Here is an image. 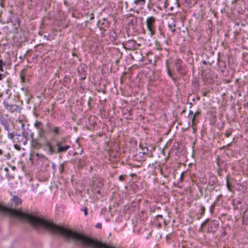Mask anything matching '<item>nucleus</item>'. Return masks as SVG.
Wrapping results in <instances>:
<instances>
[{
    "instance_id": "1",
    "label": "nucleus",
    "mask_w": 248,
    "mask_h": 248,
    "mask_svg": "<svg viewBox=\"0 0 248 248\" xmlns=\"http://www.w3.org/2000/svg\"><path fill=\"white\" fill-rule=\"evenodd\" d=\"M0 21L3 24L11 23L15 26L16 29H17L19 27L20 21L17 16H11L10 18H7V20H5L4 18H0Z\"/></svg>"
},
{
    "instance_id": "2",
    "label": "nucleus",
    "mask_w": 248,
    "mask_h": 248,
    "mask_svg": "<svg viewBox=\"0 0 248 248\" xmlns=\"http://www.w3.org/2000/svg\"><path fill=\"white\" fill-rule=\"evenodd\" d=\"M155 18L154 16H150L146 20L147 26L151 33H154V28L155 23Z\"/></svg>"
},
{
    "instance_id": "3",
    "label": "nucleus",
    "mask_w": 248,
    "mask_h": 248,
    "mask_svg": "<svg viewBox=\"0 0 248 248\" xmlns=\"http://www.w3.org/2000/svg\"><path fill=\"white\" fill-rule=\"evenodd\" d=\"M5 108L12 112L17 111L18 110V107L16 105L8 104V103L4 102Z\"/></svg>"
},
{
    "instance_id": "4",
    "label": "nucleus",
    "mask_w": 248,
    "mask_h": 248,
    "mask_svg": "<svg viewBox=\"0 0 248 248\" xmlns=\"http://www.w3.org/2000/svg\"><path fill=\"white\" fill-rule=\"evenodd\" d=\"M103 186V184L99 181H94L93 182V189L94 192L100 193V189Z\"/></svg>"
},
{
    "instance_id": "5",
    "label": "nucleus",
    "mask_w": 248,
    "mask_h": 248,
    "mask_svg": "<svg viewBox=\"0 0 248 248\" xmlns=\"http://www.w3.org/2000/svg\"><path fill=\"white\" fill-rule=\"evenodd\" d=\"M56 146L58 147L57 152H66L70 147V145H66L65 146L61 145L60 143H56Z\"/></svg>"
},
{
    "instance_id": "6",
    "label": "nucleus",
    "mask_w": 248,
    "mask_h": 248,
    "mask_svg": "<svg viewBox=\"0 0 248 248\" xmlns=\"http://www.w3.org/2000/svg\"><path fill=\"white\" fill-rule=\"evenodd\" d=\"M125 47H127L128 49H134L136 46V42L134 40H130L127 41L125 43Z\"/></svg>"
},
{
    "instance_id": "7",
    "label": "nucleus",
    "mask_w": 248,
    "mask_h": 248,
    "mask_svg": "<svg viewBox=\"0 0 248 248\" xmlns=\"http://www.w3.org/2000/svg\"><path fill=\"white\" fill-rule=\"evenodd\" d=\"M175 65L176 67V70L178 72H181L183 70L182 63L183 62L180 59H176L175 60Z\"/></svg>"
},
{
    "instance_id": "8",
    "label": "nucleus",
    "mask_w": 248,
    "mask_h": 248,
    "mask_svg": "<svg viewBox=\"0 0 248 248\" xmlns=\"http://www.w3.org/2000/svg\"><path fill=\"white\" fill-rule=\"evenodd\" d=\"M243 223L245 224H248V206L243 213L242 216Z\"/></svg>"
},
{
    "instance_id": "9",
    "label": "nucleus",
    "mask_w": 248,
    "mask_h": 248,
    "mask_svg": "<svg viewBox=\"0 0 248 248\" xmlns=\"http://www.w3.org/2000/svg\"><path fill=\"white\" fill-rule=\"evenodd\" d=\"M176 26L175 22L174 21L173 18H171V20L169 23V27L171 31L172 32H174L175 31V27Z\"/></svg>"
},
{
    "instance_id": "10",
    "label": "nucleus",
    "mask_w": 248,
    "mask_h": 248,
    "mask_svg": "<svg viewBox=\"0 0 248 248\" xmlns=\"http://www.w3.org/2000/svg\"><path fill=\"white\" fill-rule=\"evenodd\" d=\"M14 202L16 205H19L22 203L21 199L17 196H14L13 198Z\"/></svg>"
},
{
    "instance_id": "11",
    "label": "nucleus",
    "mask_w": 248,
    "mask_h": 248,
    "mask_svg": "<svg viewBox=\"0 0 248 248\" xmlns=\"http://www.w3.org/2000/svg\"><path fill=\"white\" fill-rule=\"evenodd\" d=\"M46 145L48 147V151L49 152V154L52 155L54 152V150L52 147V146L50 142L46 141Z\"/></svg>"
},
{
    "instance_id": "12",
    "label": "nucleus",
    "mask_w": 248,
    "mask_h": 248,
    "mask_svg": "<svg viewBox=\"0 0 248 248\" xmlns=\"http://www.w3.org/2000/svg\"><path fill=\"white\" fill-rule=\"evenodd\" d=\"M34 125L35 127V128L37 129V130H40V129L43 127V123L41 122L38 121H35Z\"/></svg>"
},
{
    "instance_id": "13",
    "label": "nucleus",
    "mask_w": 248,
    "mask_h": 248,
    "mask_svg": "<svg viewBox=\"0 0 248 248\" xmlns=\"http://www.w3.org/2000/svg\"><path fill=\"white\" fill-rule=\"evenodd\" d=\"M227 187L229 191H232V184L231 183V182L229 180L228 176L227 177Z\"/></svg>"
},
{
    "instance_id": "14",
    "label": "nucleus",
    "mask_w": 248,
    "mask_h": 248,
    "mask_svg": "<svg viewBox=\"0 0 248 248\" xmlns=\"http://www.w3.org/2000/svg\"><path fill=\"white\" fill-rule=\"evenodd\" d=\"M134 3L137 5H143L145 3V0H135Z\"/></svg>"
},
{
    "instance_id": "15",
    "label": "nucleus",
    "mask_w": 248,
    "mask_h": 248,
    "mask_svg": "<svg viewBox=\"0 0 248 248\" xmlns=\"http://www.w3.org/2000/svg\"><path fill=\"white\" fill-rule=\"evenodd\" d=\"M26 69H23L21 70V74H20V78L22 79V82H24V80L25 79V76L26 75Z\"/></svg>"
},
{
    "instance_id": "16",
    "label": "nucleus",
    "mask_w": 248,
    "mask_h": 248,
    "mask_svg": "<svg viewBox=\"0 0 248 248\" xmlns=\"http://www.w3.org/2000/svg\"><path fill=\"white\" fill-rule=\"evenodd\" d=\"M38 135L40 137H43L45 135V131L44 129V127L40 129V130H38Z\"/></svg>"
},
{
    "instance_id": "17",
    "label": "nucleus",
    "mask_w": 248,
    "mask_h": 248,
    "mask_svg": "<svg viewBox=\"0 0 248 248\" xmlns=\"http://www.w3.org/2000/svg\"><path fill=\"white\" fill-rule=\"evenodd\" d=\"M200 112L197 111V112H196V113L193 115V117H192V126H193V125H194V123H195V119L196 117L197 116H198V115H199V114H200Z\"/></svg>"
},
{
    "instance_id": "18",
    "label": "nucleus",
    "mask_w": 248,
    "mask_h": 248,
    "mask_svg": "<svg viewBox=\"0 0 248 248\" xmlns=\"http://www.w3.org/2000/svg\"><path fill=\"white\" fill-rule=\"evenodd\" d=\"M232 129L231 128L227 129L225 133L226 137H229V136H230L232 134Z\"/></svg>"
},
{
    "instance_id": "19",
    "label": "nucleus",
    "mask_w": 248,
    "mask_h": 248,
    "mask_svg": "<svg viewBox=\"0 0 248 248\" xmlns=\"http://www.w3.org/2000/svg\"><path fill=\"white\" fill-rule=\"evenodd\" d=\"M53 131L55 134H59L60 131V127L58 126L55 127L52 130Z\"/></svg>"
},
{
    "instance_id": "20",
    "label": "nucleus",
    "mask_w": 248,
    "mask_h": 248,
    "mask_svg": "<svg viewBox=\"0 0 248 248\" xmlns=\"http://www.w3.org/2000/svg\"><path fill=\"white\" fill-rule=\"evenodd\" d=\"M5 65V63L2 60H0V71H3V67Z\"/></svg>"
},
{
    "instance_id": "21",
    "label": "nucleus",
    "mask_w": 248,
    "mask_h": 248,
    "mask_svg": "<svg viewBox=\"0 0 248 248\" xmlns=\"http://www.w3.org/2000/svg\"><path fill=\"white\" fill-rule=\"evenodd\" d=\"M7 137L9 139L12 140L14 142H15V141L13 140L14 138V134L13 133H8Z\"/></svg>"
},
{
    "instance_id": "22",
    "label": "nucleus",
    "mask_w": 248,
    "mask_h": 248,
    "mask_svg": "<svg viewBox=\"0 0 248 248\" xmlns=\"http://www.w3.org/2000/svg\"><path fill=\"white\" fill-rule=\"evenodd\" d=\"M201 216H202L205 213V207L202 206V205H201Z\"/></svg>"
},
{
    "instance_id": "23",
    "label": "nucleus",
    "mask_w": 248,
    "mask_h": 248,
    "mask_svg": "<svg viewBox=\"0 0 248 248\" xmlns=\"http://www.w3.org/2000/svg\"><path fill=\"white\" fill-rule=\"evenodd\" d=\"M66 139L65 138L62 139L60 141H58L57 143H60L61 145L65 142Z\"/></svg>"
},
{
    "instance_id": "24",
    "label": "nucleus",
    "mask_w": 248,
    "mask_h": 248,
    "mask_svg": "<svg viewBox=\"0 0 248 248\" xmlns=\"http://www.w3.org/2000/svg\"><path fill=\"white\" fill-rule=\"evenodd\" d=\"M105 22H101V21L100 20H99L98 21V23H97V25L99 27V28H102L101 27V26H102L103 25L105 24Z\"/></svg>"
},
{
    "instance_id": "25",
    "label": "nucleus",
    "mask_w": 248,
    "mask_h": 248,
    "mask_svg": "<svg viewBox=\"0 0 248 248\" xmlns=\"http://www.w3.org/2000/svg\"><path fill=\"white\" fill-rule=\"evenodd\" d=\"M167 70H168V73L169 75L173 79L172 76V73H171V71L168 67H167Z\"/></svg>"
},
{
    "instance_id": "26",
    "label": "nucleus",
    "mask_w": 248,
    "mask_h": 248,
    "mask_svg": "<svg viewBox=\"0 0 248 248\" xmlns=\"http://www.w3.org/2000/svg\"><path fill=\"white\" fill-rule=\"evenodd\" d=\"M208 220H206L205 221H204L201 225V228H203V226L206 224V223L208 222Z\"/></svg>"
},
{
    "instance_id": "27",
    "label": "nucleus",
    "mask_w": 248,
    "mask_h": 248,
    "mask_svg": "<svg viewBox=\"0 0 248 248\" xmlns=\"http://www.w3.org/2000/svg\"><path fill=\"white\" fill-rule=\"evenodd\" d=\"M124 175H120L119 177V179L120 181H124Z\"/></svg>"
},
{
    "instance_id": "28",
    "label": "nucleus",
    "mask_w": 248,
    "mask_h": 248,
    "mask_svg": "<svg viewBox=\"0 0 248 248\" xmlns=\"http://www.w3.org/2000/svg\"><path fill=\"white\" fill-rule=\"evenodd\" d=\"M84 213L85 216H87L88 215V209L87 208H85L84 209Z\"/></svg>"
},
{
    "instance_id": "29",
    "label": "nucleus",
    "mask_w": 248,
    "mask_h": 248,
    "mask_svg": "<svg viewBox=\"0 0 248 248\" xmlns=\"http://www.w3.org/2000/svg\"><path fill=\"white\" fill-rule=\"evenodd\" d=\"M235 36H237L239 34V32L238 31H235L233 32Z\"/></svg>"
},
{
    "instance_id": "30",
    "label": "nucleus",
    "mask_w": 248,
    "mask_h": 248,
    "mask_svg": "<svg viewBox=\"0 0 248 248\" xmlns=\"http://www.w3.org/2000/svg\"><path fill=\"white\" fill-rule=\"evenodd\" d=\"M5 77V75L0 73V80H2L3 78Z\"/></svg>"
},
{
    "instance_id": "31",
    "label": "nucleus",
    "mask_w": 248,
    "mask_h": 248,
    "mask_svg": "<svg viewBox=\"0 0 248 248\" xmlns=\"http://www.w3.org/2000/svg\"><path fill=\"white\" fill-rule=\"evenodd\" d=\"M15 148L17 149V150H19L20 149V147L18 146L17 144L15 145Z\"/></svg>"
},
{
    "instance_id": "32",
    "label": "nucleus",
    "mask_w": 248,
    "mask_h": 248,
    "mask_svg": "<svg viewBox=\"0 0 248 248\" xmlns=\"http://www.w3.org/2000/svg\"><path fill=\"white\" fill-rule=\"evenodd\" d=\"M241 203H242V202H241V201H237L236 202V204L237 205H238V204H241Z\"/></svg>"
},
{
    "instance_id": "33",
    "label": "nucleus",
    "mask_w": 248,
    "mask_h": 248,
    "mask_svg": "<svg viewBox=\"0 0 248 248\" xmlns=\"http://www.w3.org/2000/svg\"><path fill=\"white\" fill-rule=\"evenodd\" d=\"M239 0H232V4H234V3H235L236 2H237Z\"/></svg>"
},
{
    "instance_id": "34",
    "label": "nucleus",
    "mask_w": 248,
    "mask_h": 248,
    "mask_svg": "<svg viewBox=\"0 0 248 248\" xmlns=\"http://www.w3.org/2000/svg\"><path fill=\"white\" fill-rule=\"evenodd\" d=\"M184 174V172H183L181 174V178H180L181 181H182L183 180V176Z\"/></svg>"
},
{
    "instance_id": "35",
    "label": "nucleus",
    "mask_w": 248,
    "mask_h": 248,
    "mask_svg": "<svg viewBox=\"0 0 248 248\" xmlns=\"http://www.w3.org/2000/svg\"><path fill=\"white\" fill-rule=\"evenodd\" d=\"M96 227H98V228H101V224L98 223V224H97Z\"/></svg>"
},
{
    "instance_id": "36",
    "label": "nucleus",
    "mask_w": 248,
    "mask_h": 248,
    "mask_svg": "<svg viewBox=\"0 0 248 248\" xmlns=\"http://www.w3.org/2000/svg\"><path fill=\"white\" fill-rule=\"evenodd\" d=\"M162 217H163V216H162V215H157V216H156V217H157V218H158V217L162 218Z\"/></svg>"
},
{
    "instance_id": "37",
    "label": "nucleus",
    "mask_w": 248,
    "mask_h": 248,
    "mask_svg": "<svg viewBox=\"0 0 248 248\" xmlns=\"http://www.w3.org/2000/svg\"><path fill=\"white\" fill-rule=\"evenodd\" d=\"M193 111L192 110H189V115H193Z\"/></svg>"
},
{
    "instance_id": "38",
    "label": "nucleus",
    "mask_w": 248,
    "mask_h": 248,
    "mask_svg": "<svg viewBox=\"0 0 248 248\" xmlns=\"http://www.w3.org/2000/svg\"><path fill=\"white\" fill-rule=\"evenodd\" d=\"M33 136H34L33 133H31V139H32V140H33Z\"/></svg>"
},
{
    "instance_id": "39",
    "label": "nucleus",
    "mask_w": 248,
    "mask_h": 248,
    "mask_svg": "<svg viewBox=\"0 0 248 248\" xmlns=\"http://www.w3.org/2000/svg\"><path fill=\"white\" fill-rule=\"evenodd\" d=\"M9 170L8 168H4V170L6 171H8Z\"/></svg>"
},
{
    "instance_id": "40",
    "label": "nucleus",
    "mask_w": 248,
    "mask_h": 248,
    "mask_svg": "<svg viewBox=\"0 0 248 248\" xmlns=\"http://www.w3.org/2000/svg\"><path fill=\"white\" fill-rule=\"evenodd\" d=\"M50 126V124L47 123V124H46V126H47V127H49V128Z\"/></svg>"
},
{
    "instance_id": "41",
    "label": "nucleus",
    "mask_w": 248,
    "mask_h": 248,
    "mask_svg": "<svg viewBox=\"0 0 248 248\" xmlns=\"http://www.w3.org/2000/svg\"><path fill=\"white\" fill-rule=\"evenodd\" d=\"M61 167H62V170H61V171H62L63 170V166L62 164L61 165Z\"/></svg>"
},
{
    "instance_id": "42",
    "label": "nucleus",
    "mask_w": 248,
    "mask_h": 248,
    "mask_svg": "<svg viewBox=\"0 0 248 248\" xmlns=\"http://www.w3.org/2000/svg\"><path fill=\"white\" fill-rule=\"evenodd\" d=\"M235 25L238 26H239V23L238 22H237L235 24Z\"/></svg>"
},
{
    "instance_id": "43",
    "label": "nucleus",
    "mask_w": 248,
    "mask_h": 248,
    "mask_svg": "<svg viewBox=\"0 0 248 248\" xmlns=\"http://www.w3.org/2000/svg\"><path fill=\"white\" fill-rule=\"evenodd\" d=\"M202 62H203V64H207V62H206L205 61H203Z\"/></svg>"
},
{
    "instance_id": "44",
    "label": "nucleus",
    "mask_w": 248,
    "mask_h": 248,
    "mask_svg": "<svg viewBox=\"0 0 248 248\" xmlns=\"http://www.w3.org/2000/svg\"><path fill=\"white\" fill-rule=\"evenodd\" d=\"M94 19V16H91L90 20H93Z\"/></svg>"
},
{
    "instance_id": "45",
    "label": "nucleus",
    "mask_w": 248,
    "mask_h": 248,
    "mask_svg": "<svg viewBox=\"0 0 248 248\" xmlns=\"http://www.w3.org/2000/svg\"><path fill=\"white\" fill-rule=\"evenodd\" d=\"M2 96V93L0 92V97Z\"/></svg>"
},
{
    "instance_id": "46",
    "label": "nucleus",
    "mask_w": 248,
    "mask_h": 248,
    "mask_svg": "<svg viewBox=\"0 0 248 248\" xmlns=\"http://www.w3.org/2000/svg\"><path fill=\"white\" fill-rule=\"evenodd\" d=\"M206 94H207V93H203L204 96H206Z\"/></svg>"
},
{
    "instance_id": "47",
    "label": "nucleus",
    "mask_w": 248,
    "mask_h": 248,
    "mask_svg": "<svg viewBox=\"0 0 248 248\" xmlns=\"http://www.w3.org/2000/svg\"><path fill=\"white\" fill-rule=\"evenodd\" d=\"M2 151L1 149H0V155L2 154Z\"/></svg>"
},
{
    "instance_id": "48",
    "label": "nucleus",
    "mask_w": 248,
    "mask_h": 248,
    "mask_svg": "<svg viewBox=\"0 0 248 248\" xmlns=\"http://www.w3.org/2000/svg\"><path fill=\"white\" fill-rule=\"evenodd\" d=\"M71 15H72V16H74V15H75V14H74L73 12H72V13H71Z\"/></svg>"
},
{
    "instance_id": "49",
    "label": "nucleus",
    "mask_w": 248,
    "mask_h": 248,
    "mask_svg": "<svg viewBox=\"0 0 248 248\" xmlns=\"http://www.w3.org/2000/svg\"><path fill=\"white\" fill-rule=\"evenodd\" d=\"M5 17L6 16H0V17Z\"/></svg>"
},
{
    "instance_id": "50",
    "label": "nucleus",
    "mask_w": 248,
    "mask_h": 248,
    "mask_svg": "<svg viewBox=\"0 0 248 248\" xmlns=\"http://www.w3.org/2000/svg\"><path fill=\"white\" fill-rule=\"evenodd\" d=\"M106 26H107V25H108V23H107H107H106Z\"/></svg>"
}]
</instances>
